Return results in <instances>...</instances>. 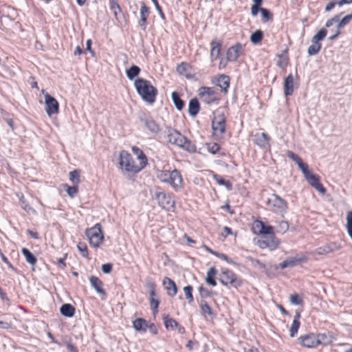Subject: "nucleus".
<instances>
[{"instance_id": "1", "label": "nucleus", "mask_w": 352, "mask_h": 352, "mask_svg": "<svg viewBox=\"0 0 352 352\" xmlns=\"http://www.w3.org/2000/svg\"><path fill=\"white\" fill-rule=\"evenodd\" d=\"M134 86L143 100L148 104L155 102L158 91L149 80L144 78L135 79Z\"/></svg>"}, {"instance_id": "2", "label": "nucleus", "mask_w": 352, "mask_h": 352, "mask_svg": "<svg viewBox=\"0 0 352 352\" xmlns=\"http://www.w3.org/2000/svg\"><path fill=\"white\" fill-rule=\"evenodd\" d=\"M166 141L190 153H195L197 149L196 146L190 140L175 129L168 130Z\"/></svg>"}, {"instance_id": "3", "label": "nucleus", "mask_w": 352, "mask_h": 352, "mask_svg": "<svg viewBox=\"0 0 352 352\" xmlns=\"http://www.w3.org/2000/svg\"><path fill=\"white\" fill-rule=\"evenodd\" d=\"M157 177L162 182L170 184L176 191L182 188V177L180 172L177 169L172 171L162 170L158 174Z\"/></svg>"}, {"instance_id": "4", "label": "nucleus", "mask_w": 352, "mask_h": 352, "mask_svg": "<svg viewBox=\"0 0 352 352\" xmlns=\"http://www.w3.org/2000/svg\"><path fill=\"white\" fill-rule=\"evenodd\" d=\"M119 165L120 168L129 173H138L142 168L135 164L131 154L125 151H122L119 156Z\"/></svg>"}, {"instance_id": "5", "label": "nucleus", "mask_w": 352, "mask_h": 352, "mask_svg": "<svg viewBox=\"0 0 352 352\" xmlns=\"http://www.w3.org/2000/svg\"><path fill=\"white\" fill-rule=\"evenodd\" d=\"M219 282L228 288H238L242 284V280L231 270L222 269L218 278Z\"/></svg>"}, {"instance_id": "6", "label": "nucleus", "mask_w": 352, "mask_h": 352, "mask_svg": "<svg viewBox=\"0 0 352 352\" xmlns=\"http://www.w3.org/2000/svg\"><path fill=\"white\" fill-rule=\"evenodd\" d=\"M85 235L89 239L90 245L94 248L99 247L104 240L102 226L100 223H96L94 226L87 229Z\"/></svg>"}, {"instance_id": "7", "label": "nucleus", "mask_w": 352, "mask_h": 352, "mask_svg": "<svg viewBox=\"0 0 352 352\" xmlns=\"http://www.w3.org/2000/svg\"><path fill=\"white\" fill-rule=\"evenodd\" d=\"M267 204L273 212L282 215L286 212L287 209V201L276 194H272L268 198Z\"/></svg>"}, {"instance_id": "8", "label": "nucleus", "mask_w": 352, "mask_h": 352, "mask_svg": "<svg viewBox=\"0 0 352 352\" xmlns=\"http://www.w3.org/2000/svg\"><path fill=\"white\" fill-rule=\"evenodd\" d=\"M199 96L204 102L207 104H211L214 102H218L219 98L217 92L212 87H201L199 89Z\"/></svg>"}, {"instance_id": "9", "label": "nucleus", "mask_w": 352, "mask_h": 352, "mask_svg": "<svg viewBox=\"0 0 352 352\" xmlns=\"http://www.w3.org/2000/svg\"><path fill=\"white\" fill-rule=\"evenodd\" d=\"M154 198L157 201L158 205L164 209L169 210L175 206V200L171 194H166L162 191H156Z\"/></svg>"}, {"instance_id": "10", "label": "nucleus", "mask_w": 352, "mask_h": 352, "mask_svg": "<svg viewBox=\"0 0 352 352\" xmlns=\"http://www.w3.org/2000/svg\"><path fill=\"white\" fill-rule=\"evenodd\" d=\"M46 113L51 116L57 114L59 111V104L56 99L47 92L44 94Z\"/></svg>"}, {"instance_id": "11", "label": "nucleus", "mask_w": 352, "mask_h": 352, "mask_svg": "<svg viewBox=\"0 0 352 352\" xmlns=\"http://www.w3.org/2000/svg\"><path fill=\"white\" fill-rule=\"evenodd\" d=\"M212 129L215 135H222L226 131V118L223 116L214 118L212 121Z\"/></svg>"}, {"instance_id": "12", "label": "nucleus", "mask_w": 352, "mask_h": 352, "mask_svg": "<svg viewBox=\"0 0 352 352\" xmlns=\"http://www.w3.org/2000/svg\"><path fill=\"white\" fill-rule=\"evenodd\" d=\"M280 241L274 234H272L265 237V239L258 241V245L261 248H269L270 250H274L278 248Z\"/></svg>"}, {"instance_id": "13", "label": "nucleus", "mask_w": 352, "mask_h": 352, "mask_svg": "<svg viewBox=\"0 0 352 352\" xmlns=\"http://www.w3.org/2000/svg\"><path fill=\"white\" fill-rule=\"evenodd\" d=\"M308 183L316 190L322 194L326 192L325 188L320 184L319 177L312 173H309L305 177Z\"/></svg>"}, {"instance_id": "14", "label": "nucleus", "mask_w": 352, "mask_h": 352, "mask_svg": "<svg viewBox=\"0 0 352 352\" xmlns=\"http://www.w3.org/2000/svg\"><path fill=\"white\" fill-rule=\"evenodd\" d=\"M140 19L138 22L141 29L144 31L146 30L147 26V19L151 13L150 8L146 5L144 1L140 2Z\"/></svg>"}, {"instance_id": "15", "label": "nucleus", "mask_w": 352, "mask_h": 352, "mask_svg": "<svg viewBox=\"0 0 352 352\" xmlns=\"http://www.w3.org/2000/svg\"><path fill=\"white\" fill-rule=\"evenodd\" d=\"M300 344L307 348H316L318 346V341L316 340V334L309 333L301 336L298 338Z\"/></svg>"}, {"instance_id": "16", "label": "nucleus", "mask_w": 352, "mask_h": 352, "mask_svg": "<svg viewBox=\"0 0 352 352\" xmlns=\"http://www.w3.org/2000/svg\"><path fill=\"white\" fill-rule=\"evenodd\" d=\"M242 49L243 45L240 43H236L235 45L228 48L226 53L228 60L230 62L236 61Z\"/></svg>"}, {"instance_id": "17", "label": "nucleus", "mask_w": 352, "mask_h": 352, "mask_svg": "<svg viewBox=\"0 0 352 352\" xmlns=\"http://www.w3.org/2000/svg\"><path fill=\"white\" fill-rule=\"evenodd\" d=\"M253 229L254 230L255 232H258L261 234H265L268 236L274 234L273 227L271 226H266L261 221H256L254 223Z\"/></svg>"}, {"instance_id": "18", "label": "nucleus", "mask_w": 352, "mask_h": 352, "mask_svg": "<svg viewBox=\"0 0 352 352\" xmlns=\"http://www.w3.org/2000/svg\"><path fill=\"white\" fill-rule=\"evenodd\" d=\"M270 138L265 133H256L254 135V142L261 148H265L267 146H270Z\"/></svg>"}, {"instance_id": "19", "label": "nucleus", "mask_w": 352, "mask_h": 352, "mask_svg": "<svg viewBox=\"0 0 352 352\" xmlns=\"http://www.w3.org/2000/svg\"><path fill=\"white\" fill-rule=\"evenodd\" d=\"M89 281L91 287L100 295L106 296V292L103 289L102 282L96 276H91L89 278Z\"/></svg>"}, {"instance_id": "20", "label": "nucleus", "mask_w": 352, "mask_h": 352, "mask_svg": "<svg viewBox=\"0 0 352 352\" xmlns=\"http://www.w3.org/2000/svg\"><path fill=\"white\" fill-rule=\"evenodd\" d=\"M163 284L167 290V294L170 296H175L177 292V287L175 283L170 278L165 277L163 280Z\"/></svg>"}, {"instance_id": "21", "label": "nucleus", "mask_w": 352, "mask_h": 352, "mask_svg": "<svg viewBox=\"0 0 352 352\" xmlns=\"http://www.w3.org/2000/svg\"><path fill=\"white\" fill-rule=\"evenodd\" d=\"M340 246L336 243H331L324 246L319 247L316 250V254L318 255L327 254L334 250L340 249Z\"/></svg>"}, {"instance_id": "22", "label": "nucleus", "mask_w": 352, "mask_h": 352, "mask_svg": "<svg viewBox=\"0 0 352 352\" xmlns=\"http://www.w3.org/2000/svg\"><path fill=\"white\" fill-rule=\"evenodd\" d=\"M294 91V78L292 74H289L285 79L284 82V94L285 96L292 95Z\"/></svg>"}, {"instance_id": "23", "label": "nucleus", "mask_w": 352, "mask_h": 352, "mask_svg": "<svg viewBox=\"0 0 352 352\" xmlns=\"http://www.w3.org/2000/svg\"><path fill=\"white\" fill-rule=\"evenodd\" d=\"M217 85L221 89L223 93L228 92V88L230 85V78L226 74H221L217 80Z\"/></svg>"}, {"instance_id": "24", "label": "nucleus", "mask_w": 352, "mask_h": 352, "mask_svg": "<svg viewBox=\"0 0 352 352\" xmlns=\"http://www.w3.org/2000/svg\"><path fill=\"white\" fill-rule=\"evenodd\" d=\"M200 109L199 100L196 98H192L188 104V111L190 116L195 117L197 115Z\"/></svg>"}, {"instance_id": "25", "label": "nucleus", "mask_w": 352, "mask_h": 352, "mask_svg": "<svg viewBox=\"0 0 352 352\" xmlns=\"http://www.w3.org/2000/svg\"><path fill=\"white\" fill-rule=\"evenodd\" d=\"M75 307L69 303L63 304L60 308V314L67 318H72L75 314Z\"/></svg>"}, {"instance_id": "26", "label": "nucleus", "mask_w": 352, "mask_h": 352, "mask_svg": "<svg viewBox=\"0 0 352 352\" xmlns=\"http://www.w3.org/2000/svg\"><path fill=\"white\" fill-rule=\"evenodd\" d=\"M210 45H211L210 58H211V60L213 61L218 58V56L220 54L221 48V43L212 41L210 43Z\"/></svg>"}, {"instance_id": "27", "label": "nucleus", "mask_w": 352, "mask_h": 352, "mask_svg": "<svg viewBox=\"0 0 352 352\" xmlns=\"http://www.w3.org/2000/svg\"><path fill=\"white\" fill-rule=\"evenodd\" d=\"M145 126L153 134H157L160 131V126L151 118L144 120Z\"/></svg>"}, {"instance_id": "28", "label": "nucleus", "mask_w": 352, "mask_h": 352, "mask_svg": "<svg viewBox=\"0 0 352 352\" xmlns=\"http://www.w3.org/2000/svg\"><path fill=\"white\" fill-rule=\"evenodd\" d=\"M316 340L318 345L327 346L332 342V336L329 333L316 334Z\"/></svg>"}, {"instance_id": "29", "label": "nucleus", "mask_w": 352, "mask_h": 352, "mask_svg": "<svg viewBox=\"0 0 352 352\" xmlns=\"http://www.w3.org/2000/svg\"><path fill=\"white\" fill-rule=\"evenodd\" d=\"M133 326L136 331H146L148 324L146 320L139 318L133 321Z\"/></svg>"}, {"instance_id": "30", "label": "nucleus", "mask_w": 352, "mask_h": 352, "mask_svg": "<svg viewBox=\"0 0 352 352\" xmlns=\"http://www.w3.org/2000/svg\"><path fill=\"white\" fill-rule=\"evenodd\" d=\"M172 100L176 109L181 111L184 107L185 102L181 99L179 94L177 91H173L171 94Z\"/></svg>"}, {"instance_id": "31", "label": "nucleus", "mask_w": 352, "mask_h": 352, "mask_svg": "<svg viewBox=\"0 0 352 352\" xmlns=\"http://www.w3.org/2000/svg\"><path fill=\"white\" fill-rule=\"evenodd\" d=\"M23 255L25 256V260L28 263L34 265L37 262L36 257L32 253L28 248H23L21 250Z\"/></svg>"}, {"instance_id": "32", "label": "nucleus", "mask_w": 352, "mask_h": 352, "mask_svg": "<svg viewBox=\"0 0 352 352\" xmlns=\"http://www.w3.org/2000/svg\"><path fill=\"white\" fill-rule=\"evenodd\" d=\"M141 72L140 68L137 65H132L126 71L127 78L132 80L138 77Z\"/></svg>"}, {"instance_id": "33", "label": "nucleus", "mask_w": 352, "mask_h": 352, "mask_svg": "<svg viewBox=\"0 0 352 352\" xmlns=\"http://www.w3.org/2000/svg\"><path fill=\"white\" fill-rule=\"evenodd\" d=\"M263 38V32L261 30H257L251 34L250 37V41H251L252 43L257 45L261 42Z\"/></svg>"}, {"instance_id": "34", "label": "nucleus", "mask_w": 352, "mask_h": 352, "mask_svg": "<svg viewBox=\"0 0 352 352\" xmlns=\"http://www.w3.org/2000/svg\"><path fill=\"white\" fill-rule=\"evenodd\" d=\"M217 274V270L215 267H211L207 272V277L206 278V283L212 286H215L217 285V282L214 279V276Z\"/></svg>"}, {"instance_id": "35", "label": "nucleus", "mask_w": 352, "mask_h": 352, "mask_svg": "<svg viewBox=\"0 0 352 352\" xmlns=\"http://www.w3.org/2000/svg\"><path fill=\"white\" fill-rule=\"evenodd\" d=\"M212 177L217 184L221 186H224L228 190H231L232 189V184L229 181L225 180L221 176L217 174H214Z\"/></svg>"}, {"instance_id": "36", "label": "nucleus", "mask_w": 352, "mask_h": 352, "mask_svg": "<svg viewBox=\"0 0 352 352\" xmlns=\"http://www.w3.org/2000/svg\"><path fill=\"white\" fill-rule=\"evenodd\" d=\"M164 323L166 329L170 328L172 330L179 327V323L173 318H169L168 316L163 317Z\"/></svg>"}, {"instance_id": "37", "label": "nucleus", "mask_w": 352, "mask_h": 352, "mask_svg": "<svg viewBox=\"0 0 352 352\" xmlns=\"http://www.w3.org/2000/svg\"><path fill=\"white\" fill-rule=\"evenodd\" d=\"M327 31L325 28L320 29L311 38V43H320L326 36Z\"/></svg>"}, {"instance_id": "38", "label": "nucleus", "mask_w": 352, "mask_h": 352, "mask_svg": "<svg viewBox=\"0 0 352 352\" xmlns=\"http://www.w3.org/2000/svg\"><path fill=\"white\" fill-rule=\"evenodd\" d=\"M69 180L73 185H78L80 182V170L78 169L74 170L69 173Z\"/></svg>"}, {"instance_id": "39", "label": "nucleus", "mask_w": 352, "mask_h": 352, "mask_svg": "<svg viewBox=\"0 0 352 352\" xmlns=\"http://www.w3.org/2000/svg\"><path fill=\"white\" fill-rule=\"evenodd\" d=\"M321 43H311V45L308 47L307 53L309 56L317 54L321 50Z\"/></svg>"}, {"instance_id": "40", "label": "nucleus", "mask_w": 352, "mask_h": 352, "mask_svg": "<svg viewBox=\"0 0 352 352\" xmlns=\"http://www.w3.org/2000/svg\"><path fill=\"white\" fill-rule=\"evenodd\" d=\"M200 307H201V314L204 316H206V314H208V315L212 314V308L209 306V305L207 303V302L205 300H201Z\"/></svg>"}, {"instance_id": "41", "label": "nucleus", "mask_w": 352, "mask_h": 352, "mask_svg": "<svg viewBox=\"0 0 352 352\" xmlns=\"http://www.w3.org/2000/svg\"><path fill=\"white\" fill-rule=\"evenodd\" d=\"M352 20V13L344 16L340 21H338L337 24V29L341 30Z\"/></svg>"}, {"instance_id": "42", "label": "nucleus", "mask_w": 352, "mask_h": 352, "mask_svg": "<svg viewBox=\"0 0 352 352\" xmlns=\"http://www.w3.org/2000/svg\"><path fill=\"white\" fill-rule=\"evenodd\" d=\"M64 187L66 189L67 195L72 198L74 197L78 191V187L77 185L69 186L68 184H65Z\"/></svg>"}, {"instance_id": "43", "label": "nucleus", "mask_w": 352, "mask_h": 352, "mask_svg": "<svg viewBox=\"0 0 352 352\" xmlns=\"http://www.w3.org/2000/svg\"><path fill=\"white\" fill-rule=\"evenodd\" d=\"M289 223L286 221H281L279 222L277 228L276 232L278 233L284 234L289 230Z\"/></svg>"}, {"instance_id": "44", "label": "nucleus", "mask_w": 352, "mask_h": 352, "mask_svg": "<svg viewBox=\"0 0 352 352\" xmlns=\"http://www.w3.org/2000/svg\"><path fill=\"white\" fill-rule=\"evenodd\" d=\"M189 69L190 65L187 63H182L177 66V71L182 75H186Z\"/></svg>"}, {"instance_id": "45", "label": "nucleus", "mask_w": 352, "mask_h": 352, "mask_svg": "<svg viewBox=\"0 0 352 352\" xmlns=\"http://www.w3.org/2000/svg\"><path fill=\"white\" fill-rule=\"evenodd\" d=\"M300 323L299 320H294L289 329L290 336L294 337L298 332Z\"/></svg>"}, {"instance_id": "46", "label": "nucleus", "mask_w": 352, "mask_h": 352, "mask_svg": "<svg viewBox=\"0 0 352 352\" xmlns=\"http://www.w3.org/2000/svg\"><path fill=\"white\" fill-rule=\"evenodd\" d=\"M184 292L186 296V299L188 302L190 303L193 301V296H192V287L191 285H187L184 287Z\"/></svg>"}, {"instance_id": "47", "label": "nucleus", "mask_w": 352, "mask_h": 352, "mask_svg": "<svg viewBox=\"0 0 352 352\" xmlns=\"http://www.w3.org/2000/svg\"><path fill=\"white\" fill-rule=\"evenodd\" d=\"M346 228L352 240V211H349L346 214Z\"/></svg>"}, {"instance_id": "48", "label": "nucleus", "mask_w": 352, "mask_h": 352, "mask_svg": "<svg viewBox=\"0 0 352 352\" xmlns=\"http://www.w3.org/2000/svg\"><path fill=\"white\" fill-rule=\"evenodd\" d=\"M77 248L78 251L80 252L81 255L87 258L89 255L87 246L85 243L79 242L77 245Z\"/></svg>"}, {"instance_id": "49", "label": "nucleus", "mask_w": 352, "mask_h": 352, "mask_svg": "<svg viewBox=\"0 0 352 352\" xmlns=\"http://www.w3.org/2000/svg\"><path fill=\"white\" fill-rule=\"evenodd\" d=\"M110 8L113 12L114 16L117 18L118 12H121V8L116 0H110Z\"/></svg>"}, {"instance_id": "50", "label": "nucleus", "mask_w": 352, "mask_h": 352, "mask_svg": "<svg viewBox=\"0 0 352 352\" xmlns=\"http://www.w3.org/2000/svg\"><path fill=\"white\" fill-rule=\"evenodd\" d=\"M199 294L201 297V300H204L205 298L210 297L212 294V292H210L208 289L204 287L203 285H201L198 288Z\"/></svg>"}, {"instance_id": "51", "label": "nucleus", "mask_w": 352, "mask_h": 352, "mask_svg": "<svg viewBox=\"0 0 352 352\" xmlns=\"http://www.w3.org/2000/svg\"><path fill=\"white\" fill-rule=\"evenodd\" d=\"M296 164L302 172L304 177L307 176V175H308L311 172L309 169L308 166L303 162L302 159L300 161L297 162Z\"/></svg>"}, {"instance_id": "52", "label": "nucleus", "mask_w": 352, "mask_h": 352, "mask_svg": "<svg viewBox=\"0 0 352 352\" xmlns=\"http://www.w3.org/2000/svg\"><path fill=\"white\" fill-rule=\"evenodd\" d=\"M289 300L290 302L295 305H302L303 304L302 299L300 298L297 294H292Z\"/></svg>"}, {"instance_id": "53", "label": "nucleus", "mask_w": 352, "mask_h": 352, "mask_svg": "<svg viewBox=\"0 0 352 352\" xmlns=\"http://www.w3.org/2000/svg\"><path fill=\"white\" fill-rule=\"evenodd\" d=\"M137 158L140 161L139 166L142 170L148 164L147 157L144 152H142L137 155Z\"/></svg>"}, {"instance_id": "54", "label": "nucleus", "mask_w": 352, "mask_h": 352, "mask_svg": "<svg viewBox=\"0 0 352 352\" xmlns=\"http://www.w3.org/2000/svg\"><path fill=\"white\" fill-rule=\"evenodd\" d=\"M160 301L157 299L150 298V305L153 314L158 312Z\"/></svg>"}, {"instance_id": "55", "label": "nucleus", "mask_w": 352, "mask_h": 352, "mask_svg": "<svg viewBox=\"0 0 352 352\" xmlns=\"http://www.w3.org/2000/svg\"><path fill=\"white\" fill-rule=\"evenodd\" d=\"M261 13L263 18L264 22L270 21V20H272V14H271L270 10H268L267 9L263 8L261 11Z\"/></svg>"}, {"instance_id": "56", "label": "nucleus", "mask_w": 352, "mask_h": 352, "mask_svg": "<svg viewBox=\"0 0 352 352\" xmlns=\"http://www.w3.org/2000/svg\"><path fill=\"white\" fill-rule=\"evenodd\" d=\"M343 14V12H341L338 14H336L333 17H332L331 19H328L325 23V27L326 28H329L331 27L333 23H336V22H338L339 21V19L340 17L341 16V15Z\"/></svg>"}, {"instance_id": "57", "label": "nucleus", "mask_w": 352, "mask_h": 352, "mask_svg": "<svg viewBox=\"0 0 352 352\" xmlns=\"http://www.w3.org/2000/svg\"><path fill=\"white\" fill-rule=\"evenodd\" d=\"M220 146L217 143H212L208 145V151L212 154H216L220 150Z\"/></svg>"}, {"instance_id": "58", "label": "nucleus", "mask_w": 352, "mask_h": 352, "mask_svg": "<svg viewBox=\"0 0 352 352\" xmlns=\"http://www.w3.org/2000/svg\"><path fill=\"white\" fill-rule=\"evenodd\" d=\"M288 262V266L289 267H294L298 264H300L303 258H290L289 259H287Z\"/></svg>"}, {"instance_id": "59", "label": "nucleus", "mask_w": 352, "mask_h": 352, "mask_svg": "<svg viewBox=\"0 0 352 352\" xmlns=\"http://www.w3.org/2000/svg\"><path fill=\"white\" fill-rule=\"evenodd\" d=\"M287 156L288 158L291 159L294 162L297 163V162L300 161L301 158L296 154H295L294 152L291 151H287Z\"/></svg>"}, {"instance_id": "60", "label": "nucleus", "mask_w": 352, "mask_h": 352, "mask_svg": "<svg viewBox=\"0 0 352 352\" xmlns=\"http://www.w3.org/2000/svg\"><path fill=\"white\" fill-rule=\"evenodd\" d=\"M112 267L111 263H105L102 265V271L104 274H109L112 271Z\"/></svg>"}, {"instance_id": "61", "label": "nucleus", "mask_w": 352, "mask_h": 352, "mask_svg": "<svg viewBox=\"0 0 352 352\" xmlns=\"http://www.w3.org/2000/svg\"><path fill=\"white\" fill-rule=\"evenodd\" d=\"M151 1L154 3L155 7L156 10H157L160 16L162 19H164L165 18L164 14V12L162 11V9L161 6L159 5L157 0H151Z\"/></svg>"}, {"instance_id": "62", "label": "nucleus", "mask_w": 352, "mask_h": 352, "mask_svg": "<svg viewBox=\"0 0 352 352\" xmlns=\"http://www.w3.org/2000/svg\"><path fill=\"white\" fill-rule=\"evenodd\" d=\"M215 256L223 261H226V262H228L229 263H233L232 259L230 258L228 256H227L225 254L219 253V252H217V253L215 254Z\"/></svg>"}, {"instance_id": "63", "label": "nucleus", "mask_w": 352, "mask_h": 352, "mask_svg": "<svg viewBox=\"0 0 352 352\" xmlns=\"http://www.w3.org/2000/svg\"><path fill=\"white\" fill-rule=\"evenodd\" d=\"M263 8L258 7L254 5H252L251 7V14L253 16H256L258 14V12L261 11Z\"/></svg>"}, {"instance_id": "64", "label": "nucleus", "mask_w": 352, "mask_h": 352, "mask_svg": "<svg viewBox=\"0 0 352 352\" xmlns=\"http://www.w3.org/2000/svg\"><path fill=\"white\" fill-rule=\"evenodd\" d=\"M336 6L335 1L332 0L329 1L325 6L324 10L326 12H330Z\"/></svg>"}]
</instances>
